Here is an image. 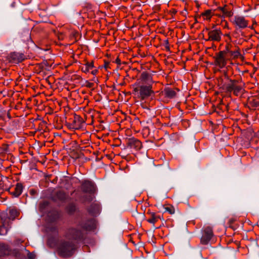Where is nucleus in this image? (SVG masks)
Segmentation results:
<instances>
[{"label":"nucleus","mask_w":259,"mask_h":259,"mask_svg":"<svg viewBox=\"0 0 259 259\" xmlns=\"http://www.w3.org/2000/svg\"><path fill=\"white\" fill-rule=\"evenodd\" d=\"M75 249V245L72 241L62 240L58 244V253L61 257H68L74 254Z\"/></svg>","instance_id":"1"},{"label":"nucleus","mask_w":259,"mask_h":259,"mask_svg":"<svg viewBox=\"0 0 259 259\" xmlns=\"http://www.w3.org/2000/svg\"><path fill=\"white\" fill-rule=\"evenodd\" d=\"M225 90L235 96L241 95L243 91L241 79H229V82L225 85Z\"/></svg>","instance_id":"2"},{"label":"nucleus","mask_w":259,"mask_h":259,"mask_svg":"<svg viewBox=\"0 0 259 259\" xmlns=\"http://www.w3.org/2000/svg\"><path fill=\"white\" fill-rule=\"evenodd\" d=\"M135 92H139V97L142 100H144L152 94H154V91L152 90V85L149 84L148 85H141L134 89Z\"/></svg>","instance_id":"3"},{"label":"nucleus","mask_w":259,"mask_h":259,"mask_svg":"<svg viewBox=\"0 0 259 259\" xmlns=\"http://www.w3.org/2000/svg\"><path fill=\"white\" fill-rule=\"evenodd\" d=\"M205 30L207 32L208 36V37L205 39V41L220 42L221 40L222 32L221 29H210L209 28L206 27Z\"/></svg>","instance_id":"4"},{"label":"nucleus","mask_w":259,"mask_h":259,"mask_svg":"<svg viewBox=\"0 0 259 259\" xmlns=\"http://www.w3.org/2000/svg\"><path fill=\"white\" fill-rule=\"evenodd\" d=\"M249 20L246 19L244 16L236 15L234 17L232 24L235 30H243L248 27Z\"/></svg>","instance_id":"5"},{"label":"nucleus","mask_w":259,"mask_h":259,"mask_svg":"<svg viewBox=\"0 0 259 259\" xmlns=\"http://www.w3.org/2000/svg\"><path fill=\"white\" fill-rule=\"evenodd\" d=\"M84 123V120L80 115L74 114L73 117L69 119L67 124L69 128L76 130L81 128Z\"/></svg>","instance_id":"6"},{"label":"nucleus","mask_w":259,"mask_h":259,"mask_svg":"<svg viewBox=\"0 0 259 259\" xmlns=\"http://www.w3.org/2000/svg\"><path fill=\"white\" fill-rule=\"evenodd\" d=\"M65 237L69 239L81 240L83 238V234L79 229L70 228L66 232Z\"/></svg>","instance_id":"7"},{"label":"nucleus","mask_w":259,"mask_h":259,"mask_svg":"<svg viewBox=\"0 0 259 259\" xmlns=\"http://www.w3.org/2000/svg\"><path fill=\"white\" fill-rule=\"evenodd\" d=\"M227 55L224 52L220 51L216 54L214 58V64L221 68L224 67L227 64Z\"/></svg>","instance_id":"8"},{"label":"nucleus","mask_w":259,"mask_h":259,"mask_svg":"<svg viewBox=\"0 0 259 259\" xmlns=\"http://www.w3.org/2000/svg\"><path fill=\"white\" fill-rule=\"evenodd\" d=\"M26 59V56L19 52H12L7 57L9 61L12 63H19Z\"/></svg>","instance_id":"9"},{"label":"nucleus","mask_w":259,"mask_h":259,"mask_svg":"<svg viewBox=\"0 0 259 259\" xmlns=\"http://www.w3.org/2000/svg\"><path fill=\"white\" fill-rule=\"evenodd\" d=\"M126 144L127 147L138 151L142 147V142L135 138H128L126 140Z\"/></svg>","instance_id":"10"},{"label":"nucleus","mask_w":259,"mask_h":259,"mask_svg":"<svg viewBox=\"0 0 259 259\" xmlns=\"http://www.w3.org/2000/svg\"><path fill=\"white\" fill-rule=\"evenodd\" d=\"M179 91L178 89H171L169 87L165 88L163 91L160 93L161 96L167 99H172L175 98L177 95V92Z\"/></svg>","instance_id":"11"},{"label":"nucleus","mask_w":259,"mask_h":259,"mask_svg":"<svg viewBox=\"0 0 259 259\" xmlns=\"http://www.w3.org/2000/svg\"><path fill=\"white\" fill-rule=\"evenodd\" d=\"M213 231L211 227L208 226L204 230V234L201 239V243L202 244H207L212 237Z\"/></svg>","instance_id":"12"},{"label":"nucleus","mask_w":259,"mask_h":259,"mask_svg":"<svg viewBox=\"0 0 259 259\" xmlns=\"http://www.w3.org/2000/svg\"><path fill=\"white\" fill-rule=\"evenodd\" d=\"M12 251V250L9 246V245L4 243H0V259L10 255Z\"/></svg>","instance_id":"13"},{"label":"nucleus","mask_w":259,"mask_h":259,"mask_svg":"<svg viewBox=\"0 0 259 259\" xmlns=\"http://www.w3.org/2000/svg\"><path fill=\"white\" fill-rule=\"evenodd\" d=\"M81 190L85 193L90 194L94 193L95 188L94 184L90 181H85L82 184Z\"/></svg>","instance_id":"14"},{"label":"nucleus","mask_w":259,"mask_h":259,"mask_svg":"<svg viewBox=\"0 0 259 259\" xmlns=\"http://www.w3.org/2000/svg\"><path fill=\"white\" fill-rule=\"evenodd\" d=\"M248 107L252 110L259 109V99L257 97H251L249 98L247 102Z\"/></svg>","instance_id":"15"},{"label":"nucleus","mask_w":259,"mask_h":259,"mask_svg":"<svg viewBox=\"0 0 259 259\" xmlns=\"http://www.w3.org/2000/svg\"><path fill=\"white\" fill-rule=\"evenodd\" d=\"M87 210L90 214L95 216L100 213V206L98 203L94 202L87 208Z\"/></svg>","instance_id":"16"},{"label":"nucleus","mask_w":259,"mask_h":259,"mask_svg":"<svg viewBox=\"0 0 259 259\" xmlns=\"http://www.w3.org/2000/svg\"><path fill=\"white\" fill-rule=\"evenodd\" d=\"M10 184V182L9 178L8 177H4L0 181V189L10 192L11 187Z\"/></svg>","instance_id":"17"},{"label":"nucleus","mask_w":259,"mask_h":259,"mask_svg":"<svg viewBox=\"0 0 259 259\" xmlns=\"http://www.w3.org/2000/svg\"><path fill=\"white\" fill-rule=\"evenodd\" d=\"M241 56L240 49L238 46H236L232 50L228 52L227 54V57H229L232 59H238Z\"/></svg>","instance_id":"18"},{"label":"nucleus","mask_w":259,"mask_h":259,"mask_svg":"<svg viewBox=\"0 0 259 259\" xmlns=\"http://www.w3.org/2000/svg\"><path fill=\"white\" fill-rule=\"evenodd\" d=\"M140 79L144 83L149 84L153 82L152 75L146 71L141 73Z\"/></svg>","instance_id":"19"},{"label":"nucleus","mask_w":259,"mask_h":259,"mask_svg":"<svg viewBox=\"0 0 259 259\" xmlns=\"http://www.w3.org/2000/svg\"><path fill=\"white\" fill-rule=\"evenodd\" d=\"M23 189V185L21 183H18L15 186L14 190L12 191V188H11V190L9 192L14 197H17L21 194Z\"/></svg>","instance_id":"20"},{"label":"nucleus","mask_w":259,"mask_h":259,"mask_svg":"<svg viewBox=\"0 0 259 259\" xmlns=\"http://www.w3.org/2000/svg\"><path fill=\"white\" fill-rule=\"evenodd\" d=\"M85 61V63L84 66L81 67V70L82 72L87 73L90 72V71L93 69L95 66L94 65V61H92L91 62Z\"/></svg>","instance_id":"21"},{"label":"nucleus","mask_w":259,"mask_h":259,"mask_svg":"<svg viewBox=\"0 0 259 259\" xmlns=\"http://www.w3.org/2000/svg\"><path fill=\"white\" fill-rule=\"evenodd\" d=\"M66 198V194L62 191H59L52 197V199L54 201L64 200Z\"/></svg>","instance_id":"22"},{"label":"nucleus","mask_w":259,"mask_h":259,"mask_svg":"<svg viewBox=\"0 0 259 259\" xmlns=\"http://www.w3.org/2000/svg\"><path fill=\"white\" fill-rule=\"evenodd\" d=\"M218 10H220L223 14V15L226 17H231L233 15V12L228 8V7L225 5L223 7H219Z\"/></svg>","instance_id":"23"},{"label":"nucleus","mask_w":259,"mask_h":259,"mask_svg":"<svg viewBox=\"0 0 259 259\" xmlns=\"http://www.w3.org/2000/svg\"><path fill=\"white\" fill-rule=\"evenodd\" d=\"M19 214V212L16 209H10L8 214V220H14Z\"/></svg>","instance_id":"24"},{"label":"nucleus","mask_w":259,"mask_h":259,"mask_svg":"<svg viewBox=\"0 0 259 259\" xmlns=\"http://www.w3.org/2000/svg\"><path fill=\"white\" fill-rule=\"evenodd\" d=\"M226 44L225 45V50L221 51L224 52L225 54L227 55L228 52H229L230 51L232 50L233 49L236 47V46L232 45L231 43V41H227V40H226Z\"/></svg>","instance_id":"25"},{"label":"nucleus","mask_w":259,"mask_h":259,"mask_svg":"<svg viewBox=\"0 0 259 259\" xmlns=\"http://www.w3.org/2000/svg\"><path fill=\"white\" fill-rule=\"evenodd\" d=\"M22 40L24 42H28L31 38L30 33L28 30L24 32L21 35Z\"/></svg>","instance_id":"26"},{"label":"nucleus","mask_w":259,"mask_h":259,"mask_svg":"<svg viewBox=\"0 0 259 259\" xmlns=\"http://www.w3.org/2000/svg\"><path fill=\"white\" fill-rule=\"evenodd\" d=\"M160 219V218L159 216L156 215L155 213L152 212V213H151V218L147 220V221L150 223L154 224Z\"/></svg>","instance_id":"27"},{"label":"nucleus","mask_w":259,"mask_h":259,"mask_svg":"<svg viewBox=\"0 0 259 259\" xmlns=\"http://www.w3.org/2000/svg\"><path fill=\"white\" fill-rule=\"evenodd\" d=\"M94 197L91 195H85L81 197V201L82 203H85L87 202H90L92 201Z\"/></svg>","instance_id":"28"},{"label":"nucleus","mask_w":259,"mask_h":259,"mask_svg":"<svg viewBox=\"0 0 259 259\" xmlns=\"http://www.w3.org/2000/svg\"><path fill=\"white\" fill-rule=\"evenodd\" d=\"M8 225L7 226L5 222H3L2 225L0 227V234L5 235L6 234L8 230Z\"/></svg>","instance_id":"29"},{"label":"nucleus","mask_w":259,"mask_h":259,"mask_svg":"<svg viewBox=\"0 0 259 259\" xmlns=\"http://www.w3.org/2000/svg\"><path fill=\"white\" fill-rule=\"evenodd\" d=\"M78 36V33L76 31H72L70 35V39L72 42H75L77 41V38Z\"/></svg>","instance_id":"30"},{"label":"nucleus","mask_w":259,"mask_h":259,"mask_svg":"<svg viewBox=\"0 0 259 259\" xmlns=\"http://www.w3.org/2000/svg\"><path fill=\"white\" fill-rule=\"evenodd\" d=\"M202 16L205 17V19H210L212 16V12L210 10H207L202 14Z\"/></svg>","instance_id":"31"},{"label":"nucleus","mask_w":259,"mask_h":259,"mask_svg":"<svg viewBox=\"0 0 259 259\" xmlns=\"http://www.w3.org/2000/svg\"><path fill=\"white\" fill-rule=\"evenodd\" d=\"M76 209V206L75 204L73 203L69 204L67 207V211L70 213H72L75 211Z\"/></svg>","instance_id":"32"},{"label":"nucleus","mask_w":259,"mask_h":259,"mask_svg":"<svg viewBox=\"0 0 259 259\" xmlns=\"http://www.w3.org/2000/svg\"><path fill=\"white\" fill-rule=\"evenodd\" d=\"M9 145L7 144H3L0 146V154L7 152L8 151Z\"/></svg>","instance_id":"33"},{"label":"nucleus","mask_w":259,"mask_h":259,"mask_svg":"<svg viewBox=\"0 0 259 259\" xmlns=\"http://www.w3.org/2000/svg\"><path fill=\"white\" fill-rule=\"evenodd\" d=\"M164 208L165 211L168 212L170 214H174L175 212V209L172 205L165 207Z\"/></svg>","instance_id":"34"},{"label":"nucleus","mask_w":259,"mask_h":259,"mask_svg":"<svg viewBox=\"0 0 259 259\" xmlns=\"http://www.w3.org/2000/svg\"><path fill=\"white\" fill-rule=\"evenodd\" d=\"M164 47H165V50L167 52H169L170 51V47H169L168 40L167 39L165 40L164 41Z\"/></svg>","instance_id":"35"},{"label":"nucleus","mask_w":259,"mask_h":259,"mask_svg":"<svg viewBox=\"0 0 259 259\" xmlns=\"http://www.w3.org/2000/svg\"><path fill=\"white\" fill-rule=\"evenodd\" d=\"M85 86L88 88H93L94 86V83L93 82H91L89 81H86L85 83Z\"/></svg>","instance_id":"36"},{"label":"nucleus","mask_w":259,"mask_h":259,"mask_svg":"<svg viewBox=\"0 0 259 259\" xmlns=\"http://www.w3.org/2000/svg\"><path fill=\"white\" fill-rule=\"evenodd\" d=\"M35 257V255L33 253L28 252V257L29 259H34Z\"/></svg>","instance_id":"37"},{"label":"nucleus","mask_w":259,"mask_h":259,"mask_svg":"<svg viewBox=\"0 0 259 259\" xmlns=\"http://www.w3.org/2000/svg\"><path fill=\"white\" fill-rule=\"evenodd\" d=\"M48 204L49 202L48 201H44L40 204V208H45L46 206H48Z\"/></svg>","instance_id":"38"},{"label":"nucleus","mask_w":259,"mask_h":259,"mask_svg":"<svg viewBox=\"0 0 259 259\" xmlns=\"http://www.w3.org/2000/svg\"><path fill=\"white\" fill-rule=\"evenodd\" d=\"M64 35L62 33H60L58 35V38H59V39L63 40L64 39Z\"/></svg>","instance_id":"39"},{"label":"nucleus","mask_w":259,"mask_h":259,"mask_svg":"<svg viewBox=\"0 0 259 259\" xmlns=\"http://www.w3.org/2000/svg\"><path fill=\"white\" fill-rule=\"evenodd\" d=\"M98 72V70L97 69H93L91 71V73L93 74V75H96L97 74V73Z\"/></svg>","instance_id":"40"},{"label":"nucleus","mask_w":259,"mask_h":259,"mask_svg":"<svg viewBox=\"0 0 259 259\" xmlns=\"http://www.w3.org/2000/svg\"><path fill=\"white\" fill-rule=\"evenodd\" d=\"M225 36H226V37H227L228 38L229 41H231L232 38H231V36L230 33L225 34Z\"/></svg>","instance_id":"41"},{"label":"nucleus","mask_w":259,"mask_h":259,"mask_svg":"<svg viewBox=\"0 0 259 259\" xmlns=\"http://www.w3.org/2000/svg\"><path fill=\"white\" fill-rule=\"evenodd\" d=\"M115 62L118 65L121 64V61L118 57L116 59Z\"/></svg>","instance_id":"42"},{"label":"nucleus","mask_w":259,"mask_h":259,"mask_svg":"<svg viewBox=\"0 0 259 259\" xmlns=\"http://www.w3.org/2000/svg\"><path fill=\"white\" fill-rule=\"evenodd\" d=\"M21 242H22L21 241V240L20 239H17L15 241L14 243H15V244H18Z\"/></svg>","instance_id":"43"},{"label":"nucleus","mask_w":259,"mask_h":259,"mask_svg":"<svg viewBox=\"0 0 259 259\" xmlns=\"http://www.w3.org/2000/svg\"><path fill=\"white\" fill-rule=\"evenodd\" d=\"M84 228L86 230H91L92 228V227H84Z\"/></svg>","instance_id":"44"},{"label":"nucleus","mask_w":259,"mask_h":259,"mask_svg":"<svg viewBox=\"0 0 259 259\" xmlns=\"http://www.w3.org/2000/svg\"><path fill=\"white\" fill-rule=\"evenodd\" d=\"M256 24V22L253 23L252 25L251 26V27H250V29H253L254 24Z\"/></svg>","instance_id":"45"},{"label":"nucleus","mask_w":259,"mask_h":259,"mask_svg":"<svg viewBox=\"0 0 259 259\" xmlns=\"http://www.w3.org/2000/svg\"><path fill=\"white\" fill-rule=\"evenodd\" d=\"M228 23L227 21H225V27H228Z\"/></svg>","instance_id":"46"}]
</instances>
